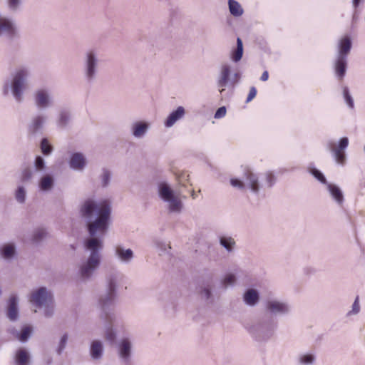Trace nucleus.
<instances>
[{
  "label": "nucleus",
  "instance_id": "f257e3e1",
  "mask_svg": "<svg viewBox=\"0 0 365 365\" xmlns=\"http://www.w3.org/2000/svg\"><path fill=\"white\" fill-rule=\"evenodd\" d=\"M80 212L85 219L90 237L84 242L86 250L91 252L87 259L79 265V274L83 280L89 279L101 264L103 238L108 230L110 207L106 201L96 202L88 199L82 205Z\"/></svg>",
  "mask_w": 365,
  "mask_h": 365
},
{
  "label": "nucleus",
  "instance_id": "f03ea898",
  "mask_svg": "<svg viewBox=\"0 0 365 365\" xmlns=\"http://www.w3.org/2000/svg\"><path fill=\"white\" fill-rule=\"evenodd\" d=\"M29 75V69L26 67H21L18 68L14 73L11 83L6 81L4 86L3 93L7 95L9 88L14 98L17 102H21L23 100L24 91L26 88V79Z\"/></svg>",
  "mask_w": 365,
  "mask_h": 365
},
{
  "label": "nucleus",
  "instance_id": "7ed1b4c3",
  "mask_svg": "<svg viewBox=\"0 0 365 365\" xmlns=\"http://www.w3.org/2000/svg\"><path fill=\"white\" fill-rule=\"evenodd\" d=\"M116 281L117 278L115 275L109 276L107 279L108 285L106 291L99 298V305L104 314L103 317L110 323L113 321V317L109 311L110 307L113 305L116 297Z\"/></svg>",
  "mask_w": 365,
  "mask_h": 365
},
{
  "label": "nucleus",
  "instance_id": "20e7f679",
  "mask_svg": "<svg viewBox=\"0 0 365 365\" xmlns=\"http://www.w3.org/2000/svg\"><path fill=\"white\" fill-rule=\"evenodd\" d=\"M83 73L87 83H92L97 78L99 67L98 54L94 50L87 51L83 56Z\"/></svg>",
  "mask_w": 365,
  "mask_h": 365
},
{
  "label": "nucleus",
  "instance_id": "39448f33",
  "mask_svg": "<svg viewBox=\"0 0 365 365\" xmlns=\"http://www.w3.org/2000/svg\"><path fill=\"white\" fill-rule=\"evenodd\" d=\"M30 302L36 307L41 308L53 303V295L46 287H41L31 293Z\"/></svg>",
  "mask_w": 365,
  "mask_h": 365
},
{
  "label": "nucleus",
  "instance_id": "423d86ee",
  "mask_svg": "<svg viewBox=\"0 0 365 365\" xmlns=\"http://www.w3.org/2000/svg\"><path fill=\"white\" fill-rule=\"evenodd\" d=\"M276 327L277 323L273 319H269L255 326L252 332L257 340L264 341L271 337Z\"/></svg>",
  "mask_w": 365,
  "mask_h": 365
},
{
  "label": "nucleus",
  "instance_id": "0eeeda50",
  "mask_svg": "<svg viewBox=\"0 0 365 365\" xmlns=\"http://www.w3.org/2000/svg\"><path fill=\"white\" fill-rule=\"evenodd\" d=\"M349 144V140L346 137L341 138L339 142L337 148H335L334 143L329 141L327 144V148L332 153L336 161L343 165L346 160L344 150L346 148Z\"/></svg>",
  "mask_w": 365,
  "mask_h": 365
},
{
  "label": "nucleus",
  "instance_id": "6e6552de",
  "mask_svg": "<svg viewBox=\"0 0 365 365\" xmlns=\"http://www.w3.org/2000/svg\"><path fill=\"white\" fill-rule=\"evenodd\" d=\"M36 106L38 108H45L51 104L49 93L46 89H38L34 93Z\"/></svg>",
  "mask_w": 365,
  "mask_h": 365
},
{
  "label": "nucleus",
  "instance_id": "1a4fd4ad",
  "mask_svg": "<svg viewBox=\"0 0 365 365\" xmlns=\"http://www.w3.org/2000/svg\"><path fill=\"white\" fill-rule=\"evenodd\" d=\"M266 308L272 314H287L289 310L287 304L277 300L268 301Z\"/></svg>",
  "mask_w": 365,
  "mask_h": 365
},
{
  "label": "nucleus",
  "instance_id": "9d476101",
  "mask_svg": "<svg viewBox=\"0 0 365 365\" xmlns=\"http://www.w3.org/2000/svg\"><path fill=\"white\" fill-rule=\"evenodd\" d=\"M119 355L125 365H131V344L128 339H123L119 345Z\"/></svg>",
  "mask_w": 365,
  "mask_h": 365
},
{
  "label": "nucleus",
  "instance_id": "9b49d317",
  "mask_svg": "<svg viewBox=\"0 0 365 365\" xmlns=\"http://www.w3.org/2000/svg\"><path fill=\"white\" fill-rule=\"evenodd\" d=\"M18 297L16 295L10 297L9 300L7 317L11 321H16L19 317Z\"/></svg>",
  "mask_w": 365,
  "mask_h": 365
},
{
  "label": "nucleus",
  "instance_id": "f8f14e48",
  "mask_svg": "<svg viewBox=\"0 0 365 365\" xmlns=\"http://www.w3.org/2000/svg\"><path fill=\"white\" fill-rule=\"evenodd\" d=\"M70 167L74 170H82L86 165V159L81 153H74L72 154L70 161Z\"/></svg>",
  "mask_w": 365,
  "mask_h": 365
},
{
  "label": "nucleus",
  "instance_id": "ddd939ff",
  "mask_svg": "<svg viewBox=\"0 0 365 365\" xmlns=\"http://www.w3.org/2000/svg\"><path fill=\"white\" fill-rule=\"evenodd\" d=\"M44 122L45 118L43 115H38L34 117L28 126L29 133L36 134L41 130Z\"/></svg>",
  "mask_w": 365,
  "mask_h": 365
},
{
  "label": "nucleus",
  "instance_id": "4468645a",
  "mask_svg": "<svg viewBox=\"0 0 365 365\" xmlns=\"http://www.w3.org/2000/svg\"><path fill=\"white\" fill-rule=\"evenodd\" d=\"M245 176L249 187L252 191L256 193L258 192L259 190V184L257 176L248 168L245 170Z\"/></svg>",
  "mask_w": 365,
  "mask_h": 365
},
{
  "label": "nucleus",
  "instance_id": "2eb2a0df",
  "mask_svg": "<svg viewBox=\"0 0 365 365\" xmlns=\"http://www.w3.org/2000/svg\"><path fill=\"white\" fill-rule=\"evenodd\" d=\"M351 48V41L349 37L345 36L341 39L339 44V53L337 56L347 58Z\"/></svg>",
  "mask_w": 365,
  "mask_h": 365
},
{
  "label": "nucleus",
  "instance_id": "dca6fc26",
  "mask_svg": "<svg viewBox=\"0 0 365 365\" xmlns=\"http://www.w3.org/2000/svg\"><path fill=\"white\" fill-rule=\"evenodd\" d=\"M9 332L12 334L16 339L22 342L26 341L32 334V328L29 326L24 327L19 333L14 328L9 329Z\"/></svg>",
  "mask_w": 365,
  "mask_h": 365
},
{
  "label": "nucleus",
  "instance_id": "f3484780",
  "mask_svg": "<svg viewBox=\"0 0 365 365\" xmlns=\"http://www.w3.org/2000/svg\"><path fill=\"white\" fill-rule=\"evenodd\" d=\"M334 67L336 76L342 79L346 71L347 58L337 56Z\"/></svg>",
  "mask_w": 365,
  "mask_h": 365
},
{
  "label": "nucleus",
  "instance_id": "a211bd4d",
  "mask_svg": "<svg viewBox=\"0 0 365 365\" xmlns=\"http://www.w3.org/2000/svg\"><path fill=\"white\" fill-rule=\"evenodd\" d=\"M185 114V109L182 106H179L175 110L173 111L167 118L165 125L166 127H171L174 123L181 118Z\"/></svg>",
  "mask_w": 365,
  "mask_h": 365
},
{
  "label": "nucleus",
  "instance_id": "6ab92c4d",
  "mask_svg": "<svg viewBox=\"0 0 365 365\" xmlns=\"http://www.w3.org/2000/svg\"><path fill=\"white\" fill-rule=\"evenodd\" d=\"M158 192L160 197L165 202L171 200L175 197L173 190L165 182H162L159 185Z\"/></svg>",
  "mask_w": 365,
  "mask_h": 365
},
{
  "label": "nucleus",
  "instance_id": "aec40b11",
  "mask_svg": "<svg viewBox=\"0 0 365 365\" xmlns=\"http://www.w3.org/2000/svg\"><path fill=\"white\" fill-rule=\"evenodd\" d=\"M115 255L124 262H129L133 258V252L131 249H124L121 246H118L115 248Z\"/></svg>",
  "mask_w": 365,
  "mask_h": 365
},
{
  "label": "nucleus",
  "instance_id": "412c9836",
  "mask_svg": "<svg viewBox=\"0 0 365 365\" xmlns=\"http://www.w3.org/2000/svg\"><path fill=\"white\" fill-rule=\"evenodd\" d=\"M103 344L98 340H94L91 344L90 354L93 359L98 360L103 356Z\"/></svg>",
  "mask_w": 365,
  "mask_h": 365
},
{
  "label": "nucleus",
  "instance_id": "4be33fe9",
  "mask_svg": "<svg viewBox=\"0 0 365 365\" xmlns=\"http://www.w3.org/2000/svg\"><path fill=\"white\" fill-rule=\"evenodd\" d=\"M230 66L228 65H224L222 67L220 78L217 81V86L220 88H224L227 85L229 77H230ZM225 89L220 90V93L224 91Z\"/></svg>",
  "mask_w": 365,
  "mask_h": 365
},
{
  "label": "nucleus",
  "instance_id": "5701e85b",
  "mask_svg": "<svg viewBox=\"0 0 365 365\" xmlns=\"http://www.w3.org/2000/svg\"><path fill=\"white\" fill-rule=\"evenodd\" d=\"M259 299V293L254 289H247L244 294V300L245 303L250 306L255 305Z\"/></svg>",
  "mask_w": 365,
  "mask_h": 365
},
{
  "label": "nucleus",
  "instance_id": "b1692460",
  "mask_svg": "<svg viewBox=\"0 0 365 365\" xmlns=\"http://www.w3.org/2000/svg\"><path fill=\"white\" fill-rule=\"evenodd\" d=\"M327 187L332 197L338 204L341 205L344 202V195L340 188L333 184H327Z\"/></svg>",
  "mask_w": 365,
  "mask_h": 365
},
{
  "label": "nucleus",
  "instance_id": "393cba45",
  "mask_svg": "<svg viewBox=\"0 0 365 365\" xmlns=\"http://www.w3.org/2000/svg\"><path fill=\"white\" fill-rule=\"evenodd\" d=\"M15 361L16 365H29V355L28 352L24 349H19L16 354Z\"/></svg>",
  "mask_w": 365,
  "mask_h": 365
},
{
  "label": "nucleus",
  "instance_id": "a878e982",
  "mask_svg": "<svg viewBox=\"0 0 365 365\" xmlns=\"http://www.w3.org/2000/svg\"><path fill=\"white\" fill-rule=\"evenodd\" d=\"M148 128V125L145 122H137L133 125V134L136 138H140L145 135Z\"/></svg>",
  "mask_w": 365,
  "mask_h": 365
},
{
  "label": "nucleus",
  "instance_id": "bb28decb",
  "mask_svg": "<svg viewBox=\"0 0 365 365\" xmlns=\"http://www.w3.org/2000/svg\"><path fill=\"white\" fill-rule=\"evenodd\" d=\"M53 178L49 175H46L41 178L39 182V187L43 191L50 190L53 186Z\"/></svg>",
  "mask_w": 365,
  "mask_h": 365
},
{
  "label": "nucleus",
  "instance_id": "cd10ccee",
  "mask_svg": "<svg viewBox=\"0 0 365 365\" xmlns=\"http://www.w3.org/2000/svg\"><path fill=\"white\" fill-rule=\"evenodd\" d=\"M15 254L16 250L13 244L4 245L1 249V255L6 259L12 258Z\"/></svg>",
  "mask_w": 365,
  "mask_h": 365
},
{
  "label": "nucleus",
  "instance_id": "c85d7f7f",
  "mask_svg": "<svg viewBox=\"0 0 365 365\" xmlns=\"http://www.w3.org/2000/svg\"><path fill=\"white\" fill-rule=\"evenodd\" d=\"M243 55V44L240 38H237V47L232 54V58L234 61H240Z\"/></svg>",
  "mask_w": 365,
  "mask_h": 365
},
{
  "label": "nucleus",
  "instance_id": "c756f323",
  "mask_svg": "<svg viewBox=\"0 0 365 365\" xmlns=\"http://www.w3.org/2000/svg\"><path fill=\"white\" fill-rule=\"evenodd\" d=\"M229 9L230 14L235 16H240L243 14V9L240 4L235 0H229Z\"/></svg>",
  "mask_w": 365,
  "mask_h": 365
},
{
  "label": "nucleus",
  "instance_id": "7c9ffc66",
  "mask_svg": "<svg viewBox=\"0 0 365 365\" xmlns=\"http://www.w3.org/2000/svg\"><path fill=\"white\" fill-rule=\"evenodd\" d=\"M71 119L70 112L67 110H62L59 113L58 125L61 128H65L69 123Z\"/></svg>",
  "mask_w": 365,
  "mask_h": 365
},
{
  "label": "nucleus",
  "instance_id": "2f4dec72",
  "mask_svg": "<svg viewBox=\"0 0 365 365\" xmlns=\"http://www.w3.org/2000/svg\"><path fill=\"white\" fill-rule=\"evenodd\" d=\"M47 232L43 228H37L34 230L33 237H32V241L34 243H38L41 240H43L44 238L47 237Z\"/></svg>",
  "mask_w": 365,
  "mask_h": 365
},
{
  "label": "nucleus",
  "instance_id": "473e14b6",
  "mask_svg": "<svg viewBox=\"0 0 365 365\" xmlns=\"http://www.w3.org/2000/svg\"><path fill=\"white\" fill-rule=\"evenodd\" d=\"M220 243L228 252H231L232 250L233 246L235 244V242L231 237H221L220 238Z\"/></svg>",
  "mask_w": 365,
  "mask_h": 365
},
{
  "label": "nucleus",
  "instance_id": "72a5a7b5",
  "mask_svg": "<svg viewBox=\"0 0 365 365\" xmlns=\"http://www.w3.org/2000/svg\"><path fill=\"white\" fill-rule=\"evenodd\" d=\"M169 202V210L171 212H180L182 209V202L177 197H173L171 200L168 201Z\"/></svg>",
  "mask_w": 365,
  "mask_h": 365
},
{
  "label": "nucleus",
  "instance_id": "f704fd0d",
  "mask_svg": "<svg viewBox=\"0 0 365 365\" xmlns=\"http://www.w3.org/2000/svg\"><path fill=\"white\" fill-rule=\"evenodd\" d=\"M40 147L42 153L45 155H50L53 151V147L49 144L47 138H43L41 140Z\"/></svg>",
  "mask_w": 365,
  "mask_h": 365
},
{
  "label": "nucleus",
  "instance_id": "c9c22d12",
  "mask_svg": "<svg viewBox=\"0 0 365 365\" xmlns=\"http://www.w3.org/2000/svg\"><path fill=\"white\" fill-rule=\"evenodd\" d=\"M34 164L36 171L43 172L46 170L45 160L40 155L36 157Z\"/></svg>",
  "mask_w": 365,
  "mask_h": 365
},
{
  "label": "nucleus",
  "instance_id": "e433bc0d",
  "mask_svg": "<svg viewBox=\"0 0 365 365\" xmlns=\"http://www.w3.org/2000/svg\"><path fill=\"white\" fill-rule=\"evenodd\" d=\"M15 197L19 202L24 203L25 202L26 190L22 186L18 187L16 191Z\"/></svg>",
  "mask_w": 365,
  "mask_h": 365
},
{
  "label": "nucleus",
  "instance_id": "4c0bfd02",
  "mask_svg": "<svg viewBox=\"0 0 365 365\" xmlns=\"http://www.w3.org/2000/svg\"><path fill=\"white\" fill-rule=\"evenodd\" d=\"M116 334L111 327H108L106 330L105 338L110 344L115 343Z\"/></svg>",
  "mask_w": 365,
  "mask_h": 365
},
{
  "label": "nucleus",
  "instance_id": "58836bf2",
  "mask_svg": "<svg viewBox=\"0 0 365 365\" xmlns=\"http://www.w3.org/2000/svg\"><path fill=\"white\" fill-rule=\"evenodd\" d=\"M110 180V172L106 169H103V174L101 176V183L103 187H106L108 185Z\"/></svg>",
  "mask_w": 365,
  "mask_h": 365
},
{
  "label": "nucleus",
  "instance_id": "ea45409f",
  "mask_svg": "<svg viewBox=\"0 0 365 365\" xmlns=\"http://www.w3.org/2000/svg\"><path fill=\"white\" fill-rule=\"evenodd\" d=\"M68 334H64L61 338V340H60V342H59V344H58V346L57 348V353L58 354H61V353L63 352V351L64 350L66 346V344H67V341H68Z\"/></svg>",
  "mask_w": 365,
  "mask_h": 365
},
{
  "label": "nucleus",
  "instance_id": "a19ab883",
  "mask_svg": "<svg viewBox=\"0 0 365 365\" xmlns=\"http://www.w3.org/2000/svg\"><path fill=\"white\" fill-rule=\"evenodd\" d=\"M343 94H344V99H345L346 103L348 104V106L351 108H354V101L349 93V91L347 87L344 88Z\"/></svg>",
  "mask_w": 365,
  "mask_h": 365
},
{
  "label": "nucleus",
  "instance_id": "79ce46f5",
  "mask_svg": "<svg viewBox=\"0 0 365 365\" xmlns=\"http://www.w3.org/2000/svg\"><path fill=\"white\" fill-rule=\"evenodd\" d=\"M311 173L314 175L315 178H317L319 182L323 184H327V180L321 171L319 170L314 168L312 170Z\"/></svg>",
  "mask_w": 365,
  "mask_h": 365
},
{
  "label": "nucleus",
  "instance_id": "37998d69",
  "mask_svg": "<svg viewBox=\"0 0 365 365\" xmlns=\"http://www.w3.org/2000/svg\"><path fill=\"white\" fill-rule=\"evenodd\" d=\"M33 176V171L29 168H26L23 170L21 173V181L27 182L29 181Z\"/></svg>",
  "mask_w": 365,
  "mask_h": 365
},
{
  "label": "nucleus",
  "instance_id": "c03bdc74",
  "mask_svg": "<svg viewBox=\"0 0 365 365\" xmlns=\"http://www.w3.org/2000/svg\"><path fill=\"white\" fill-rule=\"evenodd\" d=\"M236 278L235 276L232 274H228L225 276L224 278L222 283L225 287L229 286V285H233L235 282Z\"/></svg>",
  "mask_w": 365,
  "mask_h": 365
},
{
  "label": "nucleus",
  "instance_id": "a18cd8bd",
  "mask_svg": "<svg viewBox=\"0 0 365 365\" xmlns=\"http://www.w3.org/2000/svg\"><path fill=\"white\" fill-rule=\"evenodd\" d=\"M21 3V0H8L9 8L13 11H15L19 9Z\"/></svg>",
  "mask_w": 365,
  "mask_h": 365
},
{
  "label": "nucleus",
  "instance_id": "49530a36",
  "mask_svg": "<svg viewBox=\"0 0 365 365\" xmlns=\"http://www.w3.org/2000/svg\"><path fill=\"white\" fill-rule=\"evenodd\" d=\"M314 360V357L312 354H306L300 358V362L304 364H312Z\"/></svg>",
  "mask_w": 365,
  "mask_h": 365
},
{
  "label": "nucleus",
  "instance_id": "de8ad7c7",
  "mask_svg": "<svg viewBox=\"0 0 365 365\" xmlns=\"http://www.w3.org/2000/svg\"><path fill=\"white\" fill-rule=\"evenodd\" d=\"M275 180V177L272 173H267L266 174V181L268 187H271L274 184Z\"/></svg>",
  "mask_w": 365,
  "mask_h": 365
},
{
  "label": "nucleus",
  "instance_id": "09e8293b",
  "mask_svg": "<svg viewBox=\"0 0 365 365\" xmlns=\"http://www.w3.org/2000/svg\"><path fill=\"white\" fill-rule=\"evenodd\" d=\"M230 183L233 187H237L240 190L244 189L245 187L243 182H242L241 180L236 179V178L231 179Z\"/></svg>",
  "mask_w": 365,
  "mask_h": 365
},
{
  "label": "nucleus",
  "instance_id": "8fccbe9b",
  "mask_svg": "<svg viewBox=\"0 0 365 365\" xmlns=\"http://www.w3.org/2000/svg\"><path fill=\"white\" fill-rule=\"evenodd\" d=\"M360 309V307L359 304V297L357 296L354 302V304L352 305V310L351 312H349L348 314H350L351 313H353L354 314L359 313Z\"/></svg>",
  "mask_w": 365,
  "mask_h": 365
},
{
  "label": "nucleus",
  "instance_id": "3c124183",
  "mask_svg": "<svg viewBox=\"0 0 365 365\" xmlns=\"http://www.w3.org/2000/svg\"><path fill=\"white\" fill-rule=\"evenodd\" d=\"M44 307H45V310H44L45 317H51L53 314V303L50 305H47Z\"/></svg>",
  "mask_w": 365,
  "mask_h": 365
},
{
  "label": "nucleus",
  "instance_id": "603ef678",
  "mask_svg": "<svg viewBox=\"0 0 365 365\" xmlns=\"http://www.w3.org/2000/svg\"><path fill=\"white\" fill-rule=\"evenodd\" d=\"M226 114V108L225 106H222L219 108L215 113V118H220L223 117Z\"/></svg>",
  "mask_w": 365,
  "mask_h": 365
},
{
  "label": "nucleus",
  "instance_id": "864d4df0",
  "mask_svg": "<svg viewBox=\"0 0 365 365\" xmlns=\"http://www.w3.org/2000/svg\"><path fill=\"white\" fill-rule=\"evenodd\" d=\"M256 94H257V90H256L255 87L252 86L250 89V92L247 96L246 102L248 103V102L251 101L255 97Z\"/></svg>",
  "mask_w": 365,
  "mask_h": 365
},
{
  "label": "nucleus",
  "instance_id": "5fc2aeb1",
  "mask_svg": "<svg viewBox=\"0 0 365 365\" xmlns=\"http://www.w3.org/2000/svg\"><path fill=\"white\" fill-rule=\"evenodd\" d=\"M201 294L205 299H209L211 297V292L209 288H204L201 291Z\"/></svg>",
  "mask_w": 365,
  "mask_h": 365
},
{
  "label": "nucleus",
  "instance_id": "6e6d98bb",
  "mask_svg": "<svg viewBox=\"0 0 365 365\" xmlns=\"http://www.w3.org/2000/svg\"><path fill=\"white\" fill-rule=\"evenodd\" d=\"M268 77H269V73L267 71H264L261 76V78L260 79L262 81H265L268 79Z\"/></svg>",
  "mask_w": 365,
  "mask_h": 365
},
{
  "label": "nucleus",
  "instance_id": "4d7b16f0",
  "mask_svg": "<svg viewBox=\"0 0 365 365\" xmlns=\"http://www.w3.org/2000/svg\"><path fill=\"white\" fill-rule=\"evenodd\" d=\"M361 0H353V6L354 8H357L360 4Z\"/></svg>",
  "mask_w": 365,
  "mask_h": 365
},
{
  "label": "nucleus",
  "instance_id": "13d9d810",
  "mask_svg": "<svg viewBox=\"0 0 365 365\" xmlns=\"http://www.w3.org/2000/svg\"><path fill=\"white\" fill-rule=\"evenodd\" d=\"M191 196H192V197L193 199H195V198H196V194H195V191H194V190H192V195H191Z\"/></svg>",
  "mask_w": 365,
  "mask_h": 365
},
{
  "label": "nucleus",
  "instance_id": "bf43d9fd",
  "mask_svg": "<svg viewBox=\"0 0 365 365\" xmlns=\"http://www.w3.org/2000/svg\"><path fill=\"white\" fill-rule=\"evenodd\" d=\"M235 78H237V79H239V78H240V74H239L238 73H236L235 74Z\"/></svg>",
  "mask_w": 365,
  "mask_h": 365
}]
</instances>
